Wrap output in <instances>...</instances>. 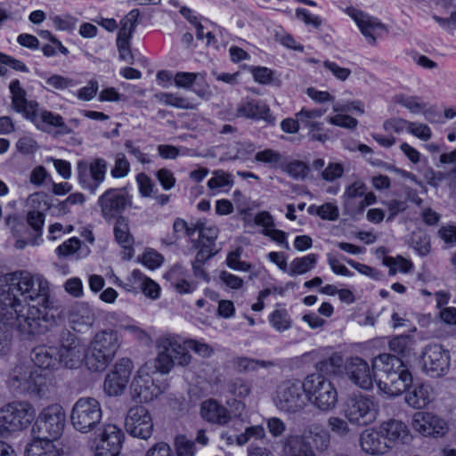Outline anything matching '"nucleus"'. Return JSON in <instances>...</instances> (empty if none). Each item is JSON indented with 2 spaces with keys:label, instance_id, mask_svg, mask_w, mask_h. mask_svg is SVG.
Segmentation results:
<instances>
[{
  "label": "nucleus",
  "instance_id": "nucleus-1",
  "mask_svg": "<svg viewBox=\"0 0 456 456\" xmlns=\"http://www.w3.org/2000/svg\"><path fill=\"white\" fill-rule=\"evenodd\" d=\"M0 303L16 314L17 330L24 337L44 333L49 321L50 288L39 273L16 271L0 276Z\"/></svg>",
  "mask_w": 456,
  "mask_h": 456
},
{
  "label": "nucleus",
  "instance_id": "nucleus-2",
  "mask_svg": "<svg viewBox=\"0 0 456 456\" xmlns=\"http://www.w3.org/2000/svg\"><path fill=\"white\" fill-rule=\"evenodd\" d=\"M155 368L161 374H168L175 366L188 367L193 360L188 351L187 338L167 333L156 340Z\"/></svg>",
  "mask_w": 456,
  "mask_h": 456
},
{
  "label": "nucleus",
  "instance_id": "nucleus-3",
  "mask_svg": "<svg viewBox=\"0 0 456 456\" xmlns=\"http://www.w3.org/2000/svg\"><path fill=\"white\" fill-rule=\"evenodd\" d=\"M120 346L118 332L103 330L97 332L86 347V369L91 372H102L114 360Z\"/></svg>",
  "mask_w": 456,
  "mask_h": 456
},
{
  "label": "nucleus",
  "instance_id": "nucleus-4",
  "mask_svg": "<svg viewBox=\"0 0 456 456\" xmlns=\"http://www.w3.org/2000/svg\"><path fill=\"white\" fill-rule=\"evenodd\" d=\"M36 410L28 401H12L0 409V428L6 431L21 430L35 419Z\"/></svg>",
  "mask_w": 456,
  "mask_h": 456
},
{
  "label": "nucleus",
  "instance_id": "nucleus-5",
  "mask_svg": "<svg viewBox=\"0 0 456 456\" xmlns=\"http://www.w3.org/2000/svg\"><path fill=\"white\" fill-rule=\"evenodd\" d=\"M46 379L38 370H30L22 366L13 370L10 386L14 391L25 396H42L46 389Z\"/></svg>",
  "mask_w": 456,
  "mask_h": 456
},
{
  "label": "nucleus",
  "instance_id": "nucleus-6",
  "mask_svg": "<svg viewBox=\"0 0 456 456\" xmlns=\"http://www.w3.org/2000/svg\"><path fill=\"white\" fill-rule=\"evenodd\" d=\"M66 413L59 403L45 407L39 413L35 427L38 436L51 440L58 439L63 433Z\"/></svg>",
  "mask_w": 456,
  "mask_h": 456
},
{
  "label": "nucleus",
  "instance_id": "nucleus-7",
  "mask_svg": "<svg viewBox=\"0 0 456 456\" xmlns=\"http://www.w3.org/2000/svg\"><path fill=\"white\" fill-rule=\"evenodd\" d=\"M244 408L242 401H203L200 414L209 423L225 425L232 418L240 417Z\"/></svg>",
  "mask_w": 456,
  "mask_h": 456
},
{
  "label": "nucleus",
  "instance_id": "nucleus-8",
  "mask_svg": "<svg viewBox=\"0 0 456 456\" xmlns=\"http://www.w3.org/2000/svg\"><path fill=\"white\" fill-rule=\"evenodd\" d=\"M102 417L98 401H77L71 410L70 421L76 430L86 434L100 423Z\"/></svg>",
  "mask_w": 456,
  "mask_h": 456
},
{
  "label": "nucleus",
  "instance_id": "nucleus-9",
  "mask_svg": "<svg viewBox=\"0 0 456 456\" xmlns=\"http://www.w3.org/2000/svg\"><path fill=\"white\" fill-rule=\"evenodd\" d=\"M58 362L66 369L77 370L83 363L86 366V347L84 342L75 335L67 333L61 338L58 349Z\"/></svg>",
  "mask_w": 456,
  "mask_h": 456
},
{
  "label": "nucleus",
  "instance_id": "nucleus-10",
  "mask_svg": "<svg viewBox=\"0 0 456 456\" xmlns=\"http://www.w3.org/2000/svg\"><path fill=\"white\" fill-rule=\"evenodd\" d=\"M97 204L102 216L110 221L121 216V213L132 205V198L124 189L110 188L98 198Z\"/></svg>",
  "mask_w": 456,
  "mask_h": 456
},
{
  "label": "nucleus",
  "instance_id": "nucleus-11",
  "mask_svg": "<svg viewBox=\"0 0 456 456\" xmlns=\"http://www.w3.org/2000/svg\"><path fill=\"white\" fill-rule=\"evenodd\" d=\"M77 180L82 189L94 194L105 179L107 162L103 159H95L89 164L79 160L77 165Z\"/></svg>",
  "mask_w": 456,
  "mask_h": 456
},
{
  "label": "nucleus",
  "instance_id": "nucleus-12",
  "mask_svg": "<svg viewBox=\"0 0 456 456\" xmlns=\"http://www.w3.org/2000/svg\"><path fill=\"white\" fill-rule=\"evenodd\" d=\"M133 362L128 358H121L107 374L103 383L106 395L110 397L121 396L126 388L133 370Z\"/></svg>",
  "mask_w": 456,
  "mask_h": 456
},
{
  "label": "nucleus",
  "instance_id": "nucleus-13",
  "mask_svg": "<svg viewBox=\"0 0 456 456\" xmlns=\"http://www.w3.org/2000/svg\"><path fill=\"white\" fill-rule=\"evenodd\" d=\"M125 427L132 436L147 440L152 435L153 423L148 409L136 404L131 407L126 414Z\"/></svg>",
  "mask_w": 456,
  "mask_h": 456
},
{
  "label": "nucleus",
  "instance_id": "nucleus-14",
  "mask_svg": "<svg viewBox=\"0 0 456 456\" xmlns=\"http://www.w3.org/2000/svg\"><path fill=\"white\" fill-rule=\"evenodd\" d=\"M344 414L348 421L358 426L373 423L379 414L377 401H343Z\"/></svg>",
  "mask_w": 456,
  "mask_h": 456
},
{
  "label": "nucleus",
  "instance_id": "nucleus-15",
  "mask_svg": "<svg viewBox=\"0 0 456 456\" xmlns=\"http://www.w3.org/2000/svg\"><path fill=\"white\" fill-rule=\"evenodd\" d=\"M125 435L116 425H105L100 439L93 448L95 456H118L124 443Z\"/></svg>",
  "mask_w": 456,
  "mask_h": 456
},
{
  "label": "nucleus",
  "instance_id": "nucleus-16",
  "mask_svg": "<svg viewBox=\"0 0 456 456\" xmlns=\"http://www.w3.org/2000/svg\"><path fill=\"white\" fill-rule=\"evenodd\" d=\"M423 370L432 377H440L449 368L450 356L440 345H430L422 354Z\"/></svg>",
  "mask_w": 456,
  "mask_h": 456
},
{
  "label": "nucleus",
  "instance_id": "nucleus-17",
  "mask_svg": "<svg viewBox=\"0 0 456 456\" xmlns=\"http://www.w3.org/2000/svg\"><path fill=\"white\" fill-rule=\"evenodd\" d=\"M413 428L425 436L442 437L449 430L447 422L429 412L418 411L412 417Z\"/></svg>",
  "mask_w": 456,
  "mask_h": 456
},
{
  "label": "nucleus",
  "instance_id": "nucleus-18",
  "mask_svg": "<svg viewBox=\"0 0 456 456\" xmlns=\"http://www.w3.org/2000/svg\"><path fill=\"white\" fill-rule=\"evenodd\" d=\"M346 13L355 21L361 33L371 45H376L379 32L387 30L386 25L379 19L352 6L346 9Z\"/></svg>",
  "mask_w": 456,
  "mask_h": 456
},
{
  "label": "nucleus",
  "instance_id": "nucleus-19",
  "mask_svg": "<svg viewBox=\"0 0 456 456\" xmlns=\"http://www.w3.org/2000/svg\"><path fill=\"white\" fill-rule=\"evenodd\" d=\"M28 120L31 121L38 130L43 132H49V127L56 128L55 135H66L73 132L65 124L61 115L40 109L39 105L36 107Z\"/></svg>",
  "mask_w": 456,
  "mask_h": 456
},
{
  "label": "nucleus",
  "instance_id": "nucleus-20",
  "mask_svg": "<svg viewBox=\"0 0 456 456\" xmlns=\"http://www.w3.org/2000/svg\"><path fill=\"white\" fill-rule=\"evenodd\" d=\"M412 383L411 374L404 369L387 376L386 380L380 379L378 383L379 388L384 390L389 396H398L407 391Z\"/></svg>",
  "mask_w": 456,
  "mask_h": 456
},
{
  "label": "nucleus",
  "instance_id": "nucleus-21",
  "mask_svg": "<svg viewBox=\"0 0 456 456\" xmlns=\"http://www.w3.org/2000/svg\"><path fill=\"white\" fill-rule=\"evenodd\" d=\"M381 431L373 428L363 430L359 437V443L362 450L370 455H383L387 453L390 445L385 441Z\"/></svg>",
  "mask_w": 456,
  "mask_h": 456
},
{
  "label": "nucleus",
  "instance_id": "nucleus-22",
  "mask_svg": "<svg viewBox=\"0 0 456 456\" xmlns=\"http://www.w3.org/2000/svg\"><path fill=\"white\" fill-rule=\"evenodd\" d=\"M325 110L303 108L296 114V118L299 120L300 125L309 129L312 138L316 141L324 142L328 139L326 134H319L323 128V123L317 119L323 116Z\"/></svg>",
  "mask_w": 456,
  "mask_h": 456
},
{
  "label": "nucleus",
  "instance_id": "nucleus-23",
  "mask_svg": "<svg viewBox=\"0 0 456 456\" xmlns=\"http://www.w3.org/2000/svg\"><path fill=\"white\" fill-rule=\"evenodd\" d=\"M349 379L362 389L372 387V378L368 363L360 357H353L346 366Z\"/></svg>",
  "mask_w": 456,
  "mask_h": 456
},
{
  "label": "nucleus",
  "instance_id": "nucleus-24",
  "mask_svg": "<svg viewBox=\"0 0 456 456\" xmlns=\"http://www.w3.org/2000/svg\"><path fill=\"white\" fill-rule=\"evenodd\" d=\"M9 90L12 94V108L28 119L38 103L36 101H28L27 99V93L21 87L20 82L18 79H14L10 83Z\"/></svg>",
  "mask_w": 456,
  "mask_h": 456
},
{
  "label": "nucleus",
  "instance_id": "nucleus-25",
  "mask_svg": "<svg viewBox=\"0 0 456 456\" xmlns=\"http://www.w3.org/2000/svg\"><path fill=\"white\" fill-rule=\"evenodd\" d=\"M379 429L382 435L389 443L393 444H408L411 440V432L401 420L389 419L381 423Z\"/></svg>",
  "mask_w": 456,
  "mask_h": 456
},
{
  "label": "nucleus",
  "instance_id": "nucleus-26",
  "mask_svg": "<svg viewBox=\"0 0 456 456\" xmlns=\"http://www.w3.org/2000/svg\"><path fill=\"white\" fill-rule=\"evenodd\" d=\"M130 390L132 399H157L161 395L159 387L150 377H135Z\"/></svg>",
  "mask_w": 456,
  "mask_h": 456
},
{
  "label": "nucleus",
  "instance_id": "nucleus-27",
  "mask_svg": "<svg viewBox=\"0 0 456 456\" xmlns=\"http://www.w3.org/2000/svg\"><path fill=\"white\" fill-rule=\"evenodd\" d=\"M114 235L116 241L125 249L124 258H132L134 254L133 245L134 240L130 232L127 218L125 216H118L117 218L114 225Z\"/></svg>",
  "mask_w": 456,
  "mask_h": 456
},
{
  "label": "nucleus",
  "instance_id": "nucleus-28",
  "mask_svg": "<svg viewBox=\"0 0 456 456\" xmlns=\"http://www.w3.org/2000/svg\"><path fill=\"white\" fill-rule=\"evenodd\" d=\"M57 355V348L39 346L32 350L30 358L35 365L41 369L47 370L53 369L59 364Z\"/></svg>",
  "mask_w": 456,
  "mask_h": 456
},
{
  "label": "nucleus",
  "instance_id": "nucleus-29",
  "mask_svg": "<svg viewBox=\"0 0 456 456\" xmlns=\"http://www.w3.org/2000/svg\"><path fill=\"white\" fill-rule=\"evenodd\" d=\"M25 456H61V451L53 440L39 436L27 445Z\"/></svg>",
  "mask_w": 456,
  "mask_h": 456
},
{
  "label": "nucleus",
  "instance_id": "nucleus-30",
  "mask_svg": "<svg viewBox=\"0 0 456 456\" xmlns=\"http://www.w3.org/2000/svg\"><path fill=\"white\" fill-rule=\"evenodd\" d=\"M403 367L400 358L388 354H381L372 361L373 370L375 372H382L385 375L384 380L387 379L388 375L392 376L394 372L400 371Z\"/></svg>",
  "mask_w": 456,
  "mask_h": 456
},
{
  "label": "nucleus",
  "instance_id": "nucleus-31",
  "mask_svg": "<svg viewBox=\"0 0 456 456\" xmlns=\"http://www.w3.org/2000/svg\"><path fill=\"white\" fill-rule=\"evenodd\" d=\"M305 386L308 389H312L313 386H321L319 390H315V395L313 396L314 399H323L324 397L336 399L338 392L334 385L327 380L323 376L320 374H312L306 377Z\"/></svg>",
  "mask_w": 456,
  "mask_h": 456
},
{
  "label": "nucleus",
  "instance_id": "nucleus-32",
  "mask_svg": "<svg viewBox=\"0 0 456 456\" xmlns=\"http://www.w3.org/2000/svg\"><path fill=\"white\" fill-rule=\"evenodd\" d=\"M129 281L137 285L143 295L151 299H158L160 296L159 285L139 270L132 272Z\"/></svg>",
  "mask_w": 456,
  "mask_h": 456
},
{
  "label": "nucleus",
  "instance_id": "nucleus-33",
  "mask_svg": "<svg viewBox=\"0 0 456 456\" xmlns=\"http://www.w3.org/2000/svg\"><path fill=\"white\" fill-rule=\"evenodd\" d=\"M269 113L268 106L259 101L245 100L242 101L237 109V114L240 117L247 118H264L265 119Z\"/></svg>",
  "mask_w": 456,
  "mask_h": 456
},
{
  "label": "nucleus",
  "instance_id": "nucleus-34",
  "mask_svg": "<svg viewBox=\"0 0 456 456\" xmlns=\"http://www.w3.org/2000/svg\"><path fill=\"white\" fill-rule=\"evenodd\" d=\"M69 321L75 330H80L81 327H90L94 323V314L87 305L77 304L70 309Z\"/></svg>",
  "mask_w": 456,
  "mask_h": 456
},
{
  "label": "nucleus",
  "instance_id": "nucleus-35",
  "mask_svg": "<svg viewBox=\"0 0 456 456\" xmlns=\"http://www.w3.org/2000/svg\"><path fill=\"white\" fill-rule=\"evenodd\" d=\"M10 310L6 308L5 313L0 314V354H5L12 343L11 330L16 326V314L12 318Z\"/></svg>",
  "mask_w": 456,
  "mask_h": 456
},
{
  "label": "nucleus",
  "instance_id": "nucleus-36",
  "mask_svg": "<svg viewBox=\"0 0 456 456\" xmlns=\"http://www.w3.org/2000/svg\"><path fill=\"white\" fill-rule=\"evenodd\" d=\"M279 411L285 412L289 416L312 413V408L314 406L312 401H275Z\"/></svg>",
  "mask_w": 456,
  "mask_h": 456
},
{
  "label": "nucleus",
  "instance_id": "nucleus-37",
  "mask_svg": "<svg viewBox=\"0 0 456 456\" xmlns=\"http://www.w3.org/2000/svg\"><path fill=\"white\" fill-rule=\"evenodd\" d=\"M318 256L316 254H308L302 257H296L289 264L288 274L293 277L308 273L314 268Z\"/></svg>",
  "mask_w": 456,
  "mask_h": 456
},
{
  "label": "nucleus",
  "instance_id": "nucleus-38",
  "mask_svg": "<svg viewBox=\"0 0 456 456\" xmlns=\"http://www.w3.org/2000/svg\"><path fill=\"white\" fill-rule=\"evenodd\" d=\"M139 17L140 11L138 9H133L130 11L120 21V28L118 33V38L131 39L135 30Z\"/></svg>",
  "mask_w": 456,
  "mask_h": 456
},
{
  "label": "nucleus",
  "instance_id": "nucleus-39",
  "mask_svg": "<svg viewBox=\"0 0 456 456\" xmlns=\"http://www.w3.org/2000/svg\"><path fill=\"white\" fill-rule=\"evenodd\" d=\"M233 367L240 372L255 371L259 368H270L274 364L270 361H260L248 357H236L232 361Z\"/></svg>",
  "mask_w": 456,
  "mask_h": 456
},
{
  "label": "nucleus",
  "instance_id": "nucleus-40",
  "mask_svg": "<svg viewBox=\"0 0 456 456\" xmlns=\"http://www.w3.org/2000/svg\"><path fill=\"white\" fill-rule=\"evenodd\" d=\"M155 98L166 105L178 109L192 110L195 108V105L189 99L170 93H159L155 94Z\"/></svg>",
  "mask_w": 456,
  "mask_h": 456
},
{
  "label": "nucleus",
  "instance_id": "nucleus-41",
  "mask_svg": "<svg viewBox=\"0 0 456 456\" xmlns=\"http://www.w3.org/2000/svg\"><path fill=\"white\" fill-rule=\"evenodd\" d=\"M278 393L283 399H298L304 394V387L299 380H287L280 386Z\"/></svg>",
  "mask_w": 456,
  "mask_h": 456
},
{
  "label": "nucleus",
  "instance_id": "nucleus-42",
  "mask_svg": "<svg viewBox=\"0 0 456 456\" xmlns=\"http://www.w3.org/2000/svg\"><path fill=\"white\" fill-rule=\"evenodd\" d=\"M285 456H315V453L307 444L295 438L288 442Z\"/></svg>",
  "mask_w": 456,
  "mask_h": 456
},
{
  "label": "nucleus",
  "instance_id": "nucleus-43",
  "mask_svg": "<svg viewBox=\"0 0 456 456\" xmlns=\"http://www.w3.org/2000/svg\"><path fill=\"white\" fill-rule=\"evenodd\" d=\"M282 155L279 151L273 149H265L256 152L255 155V161L266 164L272 168L281 167L282 164Z\"/></svg>",
  "mask_w": 456,
  "mask_h": 456
},
{
  "label": "nucleus",
  "instance_id": "nucleus-44",
  "mask_svg": "<svg viewBox=\"0 0 456 456\" xmlns=\"http://www.w3.org/2000/svg\"><path fill=\"white\" fill-rule=\"evenodd\" d=\"M344 363V359L341 354L334 353L329 358L321 361L317 363V368L320 371L326 374H336L340 370Z\"/></svg>",
  "mask_w": 456,
  "mask_h": 456
},
{
  "label": "nucleus",
  "instance_id": "nucleus-45",
  "mask_svg": "<svg viewBox=\"0 0 456 456\" xmlns=\"http://www.w3.org/2000/svg\"><path fill=\"white\" fill-rule=\"evenodd\" d=\"M366 184L363 183V181L360 179H356L355 181L348 184L346 187L342 196L344 204L346 206H348L352 203V201L354 199L362 197L366 191Z\"/></svg>",
  "mask_w": 456,
  "mask_h": 456
},
{
  "label": "nucleus",
  "instance_id": "nucleus-46",
  "mask_svg": "<svg viewBox=\"0 0 456 456\" xmlns=\"http://www.w3.org/2000/svg\"><path fill=\"white\" fill-rule=\"evenodd\" d=\"M27 223L33 230L35 235L31 240L33 245L37 244V239L42 235V228L45 224V214L40 211L32 210L27 215Z\"/></svg>",
  "mask_w": 456,
  "mask_h": 456
},
{
  "label": "nucleus",
  "instance_id": "nucleus-47",
  "mask_svg": "<svg viewBox=\"0 0 456 456\" xmlns=\"http://www.w3.org/2000/svg\"><path fill=\"white\" fill-rule=\"evenodd\" d=\"M394 102L403 106L413 113H418L425 108V104L417 96H408L403 94H396Z\"/></svg>",
  "mask_w": 456,
  "mask_h": 456
},
{
  "label": "nucleus",
  "instance_id": "nucleus-48",
  "mask_svg": "<svg viewBox=\"0 0 456 456\" xmlns=\"http://www.w3.org/2000/svg\"><path fill=\"white\" fill-rule=\"evenodd\" d=\"M269 321L272 326L280 332L289 330L291 326L290 318L285 310L273 311Z\"/></svg>",
  "mask_w": 456,
  "mask_h": 456
},
{
  "label": "nucleus",
  "instance_id": "nucleus-49",
  "mask_svg": "<svg viewBox=\"0 0 456 456\" xmlns=\"http://www.w3.org/2000/svg\"><path fill=\"white\" fill-rule=\"evenodd\" d=\"M233 184L232 176L231 174L224 170H216L213 172V177L208 180V187L210 190L220 189L225 186H232Z\"/></svg>",
  "mask_w": 456,
  "mask_h": 456
},
{
  "label": "nucleus",
  "instance_id": "nucleus-50",
  "mask_svg": "<svg viewBox=\"0 0 456 456\" xmlns=\"http://www.w3.org/2000/svg\"><path fill=\"white\" fill-rule=\"evenodd\" d=\"M383 262L384 265L390 267L391 274H395V268L403 273H407L412 268V263L400 256L397 257L387 256L384 258Z\"/></svg>",
  "mask_w": 456,
  "mask_h": 456
},
{
  "label": "nucleus",
  "instance_id": "nucleus-51",
  "mask_svg": "<svg viewBox=\"0 0 456 456\" xmlns=\"http://www.w3.org/2000/svg\"><path fill=\"white\" fill-rule=\"evenodd\" d=\"M187 344L188 351L191 349L196 354L205 359L211 357L215 353L214 348L210 345L200 340L187 338Z\"/></svg>",
  "mask_w": 456,
  "mask_h": 456
},
{
  "label": "nucleus",
  "instance_id": "nucleus-52",
  "mask_svg": "<svg viewBox=\"0 0 456 456\" xmlns=\"http://www.w3.org/2000/svg\"><path fill=\"white\" fill-rule=\"evenodd\" d=\"M449 178L456 181V167L449 172H435L434 170L430 169L426 174V179L428 183L434 187L438 186L442 181Z\"/></svg>",
  "mask_w": 456,
  "mask_h": 456
},
{
  "label": "nucleus",
  "instance_id": "nucleus-53",
  "mask_svg": "<svg viewBox=\"0 0 456 456\" xmlns=\"http://www.w3.org/2000/svg\"><path fill=\"white\" fill-rule=\"evenodd\" d=\"M130 170V164L124 153H118L115 157V164L111 169V175L114 178H121L127 175Z\"/></svg>",
  "mask_w": 456,
  "mask_h": 456
},
{
  "label": "nucleus",
  "instance_id": "nucleus-54",
  "mask_svg": "<svg viewBox=\"0 0 456 456\" xmlns=\"http://www.w3.org/2000/svg\"><path fill=\"white\" fill-rule=\"evenodd\" d=\"M217 235L218 231L216 227H206L202 224L197 244L204 245L207 248H213Z\"/></svg>",
  "mask_w": 456,
  "mask_h": 456
},
{
  "label": "nucleus",
  "instance_id": "nucleus-55",
  "mask_svg": "<svg viewBox=\"0 0 456 456\" xmlns=\"http://www.w3.org/2000/svg\"><path fill=\"white\" fill-rule=\"evenodd\" d=\"M407 131L423 141H428L432 136L430 128L422 123L408 121Z\"/></svg>",
  "mask_w": 456,
  "mask_h": 456
},
{
  "label": "nucleus",
  "instance_id": "nucleus-56",
  "mask_svg": "<svg viewBox=\"0 0 456 456\" xmlns=\"http://www.w3.org/2000/svg\"><path fill=\"white\" fill-rule=\"evenodd\" d=\"M328 122L331 125L343 128L354 129L358 125V120L346 114H337L328 118Z\"/></svg>",
  "mask_w": 456,
  "mask_h": 456
},
{
  "label": "nucleus",
  "instance_id": "nucleus-57",
  "mask_svg": "<svg viewBox=\"0 0 456 456\" xmlns=\"http://www.w3.org/2000/svg\"><path fill=\"white\" fill-rule=\"evenodd\" d=\"M323 66L339 81H346L351 75V69L341 67L331 61H325Z\"/></svg>",
  "mask_w": 456,
  "mask_h": 456
},
{
  "label": "nucleus",
  "instance_id": "nucleus-58",
  "mask_svg": "<svg viewBox=\"0 0 456 456\" xmlns=\"http://www.w3.org/2000/svg\"><path fill=\"white\" fill-rule=\"evenodd\" d=\"M175 447L177 456H193L194 455V443L188 440L184 436H178L175 438Z\"/></svg>",
  "mask_w": 456,
  "mask_h": 456
},
{
  "label": "nucleus",
  "instance_id": "nucleus-59",
  "mask_svg": "<svg viewBox=\"0 0 456 456\" xmlns=\"http://www.w3.org/2000/svg\"><path fill=\"white\" fill-rule=\"evenodd\" d=\"M308 167L302 161L295 160L287 165L285 171L293 178L303 179L307 175Z\"/></svg>",
  "mask_w": 456,
  "mask_h": 456
},
{
  "label": "nucleus",
  "instance_id": "nucleus-60",
  "mask_svg": "<svg viewBox=\"0 0 456 456\" xmlns=\"http://www.w3.org/2000/svg\"><path fill=\"white\" fill-rule=\"evenodd\" d=\"M162 261V256L151 248L146 249L142 256V263L151 270L160 266Z\"/></svg>",
  "mask_w": 456,
  "mask_h": 456
},
{
  "label": "nucleus",
  "instance_id": "nucleus-61",
  "mask_svg": "<svg viewBox=\"0 0 456 456\" xmlns=\"http://www.w3.org/2000/svg\"><path fill=\"white\" fill-rule=\"evenodd\" d=\"M16 148L22 154H31L37 151L38 144L31 136H22L16 142Z\"/></svg>",
  "mask_w": 456,
  "mask_h": 456
},
{
  "label": "nucleus",
  "instance_id": "nucleus-62",
  "mask_svg": "<svg viewBox=\"0 0 456 456\" xmlns=\"http://www.w3.org/2000/svg\"><path fill=\"white\" fill-rule=\"evenodd\" d=\"M344 174V167L339 163H330L322 171V176L327 182H333Z\"/></svg>",
  "mask_w": 456,
  "mask_h": 456
},
{
  "label": "nucleus",
  "instance_id": "nucleus-63",
  "mask_svg": "<svg viewBox=\"0 0 456 456\" xmlns=\"http://www.w3.org/2000/svg\"><path fill=\"white\" fill-rule=\"evenodd\" d=\"M219 279L224 285L231 289H239L244 284V281L241 278L227 271H222L219 274Z\"/></svg>",
  "mask_w": 456,
  "mask_h": 456
},
{
  "label": "nucleus",
  "instance_id": "nucleus-64",
  "mask_svg": "<svg viewBox=\"0 0 456 456\" xmlns=\"http://www.w3.org/2000/svg\"><path fill=\"white\" fill-rule=\"evenodd\" d=\"M144 456H175L170 445L165 442L156 443L150 447Z\"/></svg>",
  "mask_w": 456,
  "mask_h": 456
}]
</instances>
